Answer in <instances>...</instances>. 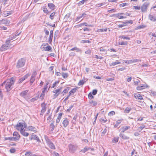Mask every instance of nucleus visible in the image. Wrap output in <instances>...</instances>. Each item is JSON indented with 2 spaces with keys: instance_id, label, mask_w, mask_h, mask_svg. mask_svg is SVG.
Segmentation results:
<instances>
[{
  "instance_id": "f257e3e1",
  "label": "nucleus",
  "mask_w": 156,
  "mask_h": 156,
  "mask_svg": "<svg viewBox=\"0 0 156 156\" xmlns=\"http://www.w3.org/2000/svg\"><path fill=\"white\" fill-rule=\"evenodd\" d=\"M15 82V79L13 78H11L10 80H8L4 82L1 84V86H3L5 84V88L7 91L11 90L12 88V86Z\"/></svg>"
},
{
  "instance_id": "f03ea898",
  "label": "nucleus",
  "mask_w": 156,
  "mask_h": 156,
  "mask_svg": "<svg viewBox=\"0 0 156 156\" xmlns=\"http://www.w3.org/2000/svg\"><path fill=\"white\" fill-rule=\"evenodd\" d=\"M27 126L26 123L23 121H19L16 126V129L20 132L24 129Z\"/></svg>"
},
{
  "instance_id": "7ed1b4c3",
  "label": "nucleus",
  "mask_w": 156,
  "mask_h": 156,
  "mask_svg": "<svg viewBox=\"0 0 156 156\" xmlns=\"http://www.w3.org/2000/svg\"><path fill=\"white\" fill-rule=\"evenodd\" d=\"M47 45H48V44L47 43L43 44L41 47V49L46 51H51L52 48L49 45L47 46Z\"/></svg>"
},
{
  "instance_id": "20e7f679",
  "label": "nucleus",
  "mask_w": 156,
  "mask_h": 156,
  "mask_svg": "<svg viewBox=\"0 0 156 156\" xmlns=\"http://www.w3.org/2000/svg\"><path fill=\"white\" fill-rule=\"evenodd\" d=\"M25 60L24 58H22L19 59L17 64V67L19 68L22 67L25 65Z\"/></svg>"
},
{
  "instance_id": "39448f33",
  "label": "nucleus",
  "mask_w": 156,
  "mask_h": 156,
  "mask_svg": "<svg viewBox=\"0 0 156 156\" xmlns=\"http://www.w3.org/2000/svg\"><path fill=\"white\" fill-rule=\"evenodd\" d=\"M62 89V87H60L59 88L55 89L53 91V92L54 93V97L55 98L57 97L58 95L60 94L61 91V90Z\"/></svg>"
},
{
  "instance_id": "423d86ee",
  "label": "nucleus",
  "mask_w": 156,
  "mask_h": 156,
  "mask_svg": "<svg viewBox=\"0 0 156 156\" xmlns=\"http://www.w3.org/2000/svg\"><path fill=\"white\" fill-rule=\"evenodd\" d=\"M9 43L7 42V41H6L5 44H3L2 47L0 48V51H3L8 49L10 47V46H9Z\"/></svg>"
},
{
  "instance_id": "0eeeda50",
  "label": "nucleus",
  "mask_w": 156,
  "mask_h": 156,
  "mask_svg": "<svg viewBox=\"0 0 156 156\" xmlns=\"http://www.w3.org/2000/svg\"><path fill=\"white\" fill-rule=\"evenodd\" d=\"M148 87V86L146 83H145L144 84H140L139 86H137L136 87V89L138 90H141Z\"/></svg>"
},
{
  "instance_id": "6e6552de",
  "label": "nucleus",
  "mask_w": 156,
  "mask_h": 156,
  "mask_svg": "<svg viewBox=\"0 0 156 156\" xmlns=\"http://www.w3.org/2000/svg\"><path fill=\"white\" fill-rule=\"evenodd\" d=\"M28 90H26L22 91L20 94V96L23 97L24 98L27 99V96L28 94Z\"/></svg>"
},
{
  "instance_id": "1a4fd4ad",
  "label": "nucleus",
  "mask_w": 156,
  "mask_h": 156,
  "mask_svg": "<svg viewBox=\"0 0 156 156\" xmlns=\"http://www.w3.org/2000/svg\"><path fill=\"white\" fill-rule=\"evenodd\" d=\"M21 33V32H20L19 34H17V35L16 34H12L7 39V40L6 41H7V42H8L9 43L10 42V41L14 39H15L16 37L18 36Z\"/></svg>"
},
{
  "instance_id": "9d476101",
  "label": "nucleus",
  "mask_w": 156,
  "mask_h": 156,
  "mask_svg": "<svg viewBox=\"0 0 156 156\" xmlns=\"http://www.w3.org/2000/svg\"><path fill=\"white\" fill-rule=\"evenodd\" d=\"M46 140L48 145L51 149H55V147L54 144L48 139H46Z\"/></svg>"
},
{
  "instance_id": "9b49d317",
  "label": "nucleus",
  "mask_w": 156,
  "mask_h": 156,
  "mask_svg": "<svg viewBox=\"0 0 156 156\" xmlns=\"http://www.w3.org/2000/svg\"><path fill=\"white\" fill-rule=\"evenodd\" d=\"M13 137L15 139V141L19 140L20 138V136L19 133L17 132H14L13 133Z\"/></svg>"
},
{
  "instance_id": "f8f14e48",
  "label": "nucleus",
  "mask_w": 156,
  "mask_h": 156,
  "mask_svg": "<svg viewBox=\"0 0 156 156\" xmlns=\"http://www.w3.org/2000/svg\"><path fill=\"white\" fill-rule=\"evenodd\" d=\"M36 74L37 73L36 72H34L32 75L30 80V85H31L34 81Z\"/></svg>"
},
{
  "instance_id": "ddd939ff",
  "label": "nucleus",
  "mask_w": 156,
  "mask_h": 156,
  "mask_svg": "<svg viewBox=\"0 0 156 156\" xmlns=\"http://www.w3.org/2000/svg\"><path fill=\"white\" fill-rule=\"evenodd\" d=\"M77 148V146L70 144L69 145V151L71 152H73L74 151L76 150Z\"/></svg>"
},
{
  "instance_id": "4468645a",
  "label": "nucleus",
  "mask_w": 156,
  "mask_h": 156,
  "mask_svg": "<svg viewBox=\"0 0 156 156\" xmlns=\"http://www.w3.org/2000/svg\"><path fill=\"white\" fill-rule=\"evenodd\" d=\"M41 107L42 108V109L41 111V113L43 114L46 110V104L44 103H43L41 104Z\"/></svg>"
},
{
  "instance_id": "2eb2a0df",
  "label": "nucleus",
  "mask_w": 156,
  "mask_h": 156,
  "mask_svg": "<svg viewBox=\"0 0 156 156\" xmlns=\"http://www.w3.org/2000/svg\"><path fill=\"white\" fill-rule=\"evenodd\" d=\"M148 5L147 3H144L141 7V9L142 12H145L147 11Z\"/></svg>"
},
{
  "instance_id": "dca6fc26",
  "label": "nucleus",
  "mask_w": 156,
  "mask_h": 156,
  "mask_svg": "<svg viewBox=\"0 0 156 156\" xmlns=\"http://www.w3.org/2000/svg\"><path fill=\"white\" fill-rule=\"evenodd\" d=\"M130 128V126H123L122 127L120 128V130L123 133L125 131L129 129Z\"/></svg>"
},
{
  "instance_id": "f3484780",
  "label": "nucleus",
  "mask_w": 156,
  "mask_h": 156,
  "mask_svg": "<svg viewBox=\"0 0 156 156\" xmlns=\"http://www.w3.org/2000/svg\"><path fill=\"white\" fill-rule=\"evenodd\" d=\"M123 13H118L115 14H113V15L118 17L119 19H122L126 18V17H124L123 16H120V15L123 14Z\"/></svg>"
},
{
  "instance_id": "a211bd4d",
  "label": "nucleus",
  "mask_w": 156,
  "mask_h": 156,
  "mask_svg": "<svg viewBox=\"0 0 156 156\" xmlns=\"http://www.w3.org/2000/svg\"><path fill=\"white\" fill-rule=\"evenodd\" d=\"M0 21L1 24H4L5 25H7L9 24V21L7 20L2 19V20H0Z\"/></svg>"
},
{
  "instance_id": "6ab92c4d",
  "label": "nucleus",
  "mask_w": 156,
  "mask_h": 156,
  "mask_svg": "<svg viewBox=\"0 0 156 156\" xmlns=\"http://www.w3.org/2000/svg\"><path fill=\"white\" fill-rule=\"evenodd\" d=\"M12 13V11L7 12H4L2 13V16L5 17H6Z\"/></svg>"
},
{
  "instance_id": "aec40b11",
  "label": "nucleus",
  "mask_w": 156,
  "mask_h": 156,
  "mask_svg": "<svg viewBox=\"0 0 156 156\" xmlns=\"http://www.w3.org/2000/svg\"><path fill=\"white\" fill-rule=\"evenodd\" d=\"M69 122L68 119H65L62 122V124L63 125V126L66 127L69 124Z\"/></svg>"
},
{
  "instance_id": "412c9836",
  "label": "nucleus",
  "mask_w": 156,
  "mask_h": 156,
  "mask_svg": "<svg viewBox=\"0 0 156 156\" xmlns=\"http://www.w3.org/2000/svg\"><path fill=\"white\" fill-rule=\"evenodd\" d=\"M134 97L136 99L142 100L143 98L142 96L139 94H134Z\"/></svg>"
},
{
  "instance_id": "4be33fe9",
  "label": "nucleus",
  "mask_w": 156,
  "mask_h": 156,
  "mask_svg": "<svg viewBox=\"0 0 156 156\" xmlns=\"http://www.w3.org/2000/svg\"><path fill=\"white\" fill-rule=\"evenodd\" d=\"M119 136L124 140H128L129 139V137L125 135L124 134L120 133Z\"/></svg>"
},
{
  "instance_id": "5701e85b",
  "label": "nucleus",
  "mask_w": 156,
  "mask_h": 156,
  "mask_svg": "<svg viewBox=\"0 0 156 156\" xmlns=\"http://www.w3.org/2000/svg\"><path fill=\"white\" fill-rule=\"evenodd\" d=\"M89 105L91 106H95L97 105V102L93 100H90L89 102Z\"/></svg>"
},
{
  "instance_id": "b1692460",
  "label": "nucleus",
  "mask_w": 156,
  "mask_h": 156,
  "mask_svg": "<svg viewBox=\"0 0 156 156\" xmlns=\"http://www.w3.org/2000/svg\"><path fill=\"white\" fill-rule=\"evenodd\" d=\"M62 113H59L58 114L57 118L56 120V123H59V122L60 121V120L61 119V118H62Z\"/></svg>"
},
{
  "instance_id": "393cba45",
  "label": "nucleus",
  "mask_w": 156,
  "mask_h": 156,
  "mask_svg": "<svg viewBox=\"0 0 156 156\" xmlns=\"http://www.w3.org/2000/svg\"><path fill=\"white\" fill-rule=\"evenodd\" d=\"M77 89L76 88H74L72 89L69 92V96L73 95L74 93L76 92Z\"/></svg>"
},
{
  "instance_id": "a878e982",
  "label": "nucleus",
  "mask_w": 156,
  "mask_h": 156,
  "mask_svg": "<svg viewBox=\"0 0 156 156\" xmlns=\"http://www.w3.org/2000/svg\"><path fill=\"white\" fill-rule=\"evenodd\" d=\"M149 19L153 21H154L156 20V17L152 15H150L149 16Z\"/></svg>"
},
{
  "instance_id": "bb28decb",
  "label": "nucleus",
  "mask_w": 156,
  "mask_h": 156,
  "mask_svg": "<svg viewBox=\"0 0 156 156\" xmlns=\"http://www.w3.org/2000/svg\"><path fill=\"white\" fill-rule=\"evenodd\" d=\"M28 130L34 132H36V128L32 126H29L28 127Z\"/></svg>"
},
{
  "instance_id": "cd10ccee",
  "label": "nucleus",
  "mask_w": 156,
  "mask_h": 156,
  "mask_svg": "<svg viewBox=\"0 0 156 156\" xmlns=\"http://www.w3.org/2000/svg\"><path fill=\"white\" fill-rule=\"evenodd\" d=\"M25 131V129H24L22 131H21L20 133L23 136H27L29 135V134L27 133Z\"/></svg>"
},
{
  "instance_id": "c85d7f7f",
  "label": "nucleus",
  "mask_w": 156,
  "mask_h": 156,
  "mask_svg": "<svg viewBox=\"0 0 156 156\" xmlns=\"http://www.w3.org/2000/svg\"><path fill=\"white\" fill-rule=\"evenodd\" d=\"M33 139L37 140V141H39L40 140L37 136L36 135H33L30 138V140Z\"/></svg>"
},
{
  "instance_id": "c756f323",
  "label": "nucleus",
  "mask_w": 156,
  "mask_h": 156,
  "mask_svg": "<svg viewBox=\"0 0 156 156\" xmlns=\"http://www.w3.org/2000/svg\"><path fill=\"white\" fill-rule=\"evenodd\" d=\"M48 6L51 10H54L55 9V5L52 3H48Z\"/></svg>"
},
{
  "instance_id": "7c9ffc66",
  "label": "nucleus",
  "mask_w": 156,
  "mask_h": 156,
  "mask_svg": "<svg viewBox=\"0 0 156 156\" xmlns=\"http://www.w3.org/2000/svg\"><path fill=\"white\" fill-rule=\"evenodd\" d=\"M57 12H54L52 13L51 15H50L49 18L51 20H53L54 18L56 16V14Z\"/></svg>"
},
{
  "instance_id": "2f4dec72",
  "label": "nucleus",
  "mask_w": 156,
  "mask_h": 156,
  "mask_svg": "<svg viewBox=\"0 0 156 156\" xmlns=\"http://www.w3.org/2000/svg\"><path fill=\"white\" fill-rule=\"evenodd\" d=\"M138 61H141L140 60H139L137 59H131L129 60V61L128 63H130V64H132L133 63L136 62H138Z\"/></svg>"
},
{
  "instance_id": "473e14b6",
  "label": "nucleus",
  "mask_w": 156,
  "mask_h": 156,
  "mask_svg": "<svg viewBox=\"0 0 156 156\" xmlns=\"http://www.w3.org/2000/svg\"><path fill=\"white\" fill-rule=\"evenodd\" d=\"M122 121V119L118 120H117L115 124L114 125V127L115 128L117 127L121 123Z\"/></svg>"
},
{
  "instance_id": "72a5a7b5",
  "label": "nucleus",
  "mask_w": 156,
  "mask_h": 156,
  "mask_svg": "<svg viewBox=\"0 0 156 156\" xmlns=\"http://www.w3.org/2000/svg\"><path fill=\"white\" fill-rule=\"evenodd\" d=\"M119 37L120 38L123 39L127 40H130V38L128 36H125L124 35H122Z\"/></svg>"
},
{
  "instance_id": "f704fd0d",
  "label": "nucleus",
  "mask_w": 156,
  "mask_h": 156,
  "mask_svg": "<svg viewBox=\"0 0 156 156\" xmlns=\"http://www.w3.org/2000/svg\"><path fill=\"white\" fill-rule=\"evenodd\" d=\"M120 63V62H119L118 60L116 61L115 62L111 63L110 64V66H114L115 65L118 64Z\"/></svg>"
},
{
  "instance_id": "c9c22d12",
  "label": "nucleus",
  "mask_w": 156,
  "mask_h": 156,
  "mask_svg": "<svg viewBox=\"0 0 156 156\" xmlns=\"http://www.w3.org/2000/svg\"><path fill=\"white\" fill-rule=\"evenodd\" d=\"M59 81H56L55 82H54L51 88H54L55 87H57L59 83Z\"/></svg>"
},
{
  "instance_id": "e433bc0d",
  "label": "nucleus",
  "mask_w": 156,
  "mask_h": 156,
  "mask_svg": "<svg viewBox=\"0 0 156 156\" xmlns=\"http://www.w3.org/2000/svg\"><path fill=\"white\" fill-rule=\"evenodd\" d=\"M90 147H84L83 149L81 150V151L83 153H84L88 150L90 149Z\"/></svg>"
},
{
  "instance_id": "4c0bfd02",
  "label": "nucleus",
  "mask_w": 156,
  "mask_h": 156,
  "mask_svg": "<svg viewBox=\"0 0 156 156\" xmlns=\"http://www.w3.org/2000/svg\"><path fill=\"white\" fill-rule=\"evenodd\" d=\"M70 51H76L77 52H78L80 51V50L79 48H77L76 47H74L69 50Z\"/></svg>"
},
{
  "instance_id": "58836bf2",
  "label": "nucleus",
  "mask_w": 156,
  "mask_h": 156,
  "mask_svg": "<svg viewBox=\"0 0 156 156\" xmlns=\"http://www.w3.org/2000/svg\"><path fill=\"white\" fill-rule=\"evenodd\" d=\"M145 127V126L143 124H141V126L140 127H139L138 128L137 130L139 131V132L140 131L142 130Z\"/></svg>"
},
{
  "instance_id": "ea45409f",
  "label": "nucleus",
  "mask_w": 156,
  "mask_h": 156,
  "mask_svg": "<svg viewBox=\"0 0 156 156\" xmlns=\"http://www.w3.org/2000/svg\"><path fill=\"white\" fill-rule=\"evenodd\" d=\"M62 75L63 78L66 79L68 77V73H62Z\"/></svg>"
},
{
  "instance_id": "a19ab883",
  "label": "nucleus",
  "mask_w": 156,
  "mask_h": 156,
  "mask_svg": "<svg viewBox=\"0 0 156 156\" xmlns=\"http://www.w3.org/2000/svg\"><path fill=\"white\" fill-rule=\"evenodd\" d=\"M131 110V108H130L127 107L126 108L124 111V112L125 113H128Z\"/></svg>"
},
{
  "instance_id": "79ce46f5",
  "label": "nucleus",
  "mask_w": 156,
  "mask_h": 156,
  "mask_svg": "<svg viewBox=\"0 0 156 156\" xmlns=\"http://www.w3.org/2000/svg\"><path fill=\"white\" fill-rule=\"evenodd\" d=\"M50 131H52L55 128V126L53 123H51L50 126Z\"/></svg>"
},
{
  "instance_id": "37998d69",
  "label": "nucleus",
  "mask_w": 156,
  "mask_h": 156,
  "mask_svg": "<svg viewBox=\"0 0 156 156\" xmlns=\"http://www.w3.org/2000/svg\"><path fill=\"white\" fill-rule=\"evenodd\" d=\"M85 82V81L83 80H80L79 83L78 84L79 86H82L83 85Z\"/></svg>"
},
{
  "instance_id": "c03bdc74",
  "label": "nucleus",
  "mask_w": 156,
  "mask_h": 156,
  "mask_svg": "<svg viewBox=\"0 0 156 156\" xmlns=\"http://www.w3.org/2000/svg\"><path fill=\"white\" fill-rule=\"evenodd\" d=\"M70 13H68L66 14L64 18V20L66 21L70 17Z\"/></svg>"
},
{
  "instance_id": "a18cd8bd",
  "label": "nucleus",
  "mask_w": 156,
  "mask_h": 156,
  "mask_svg": "<svg viewBox=\"0 0 156 156\" xmlns=\"http://www.w3.org/2000/svg\"><path fill=\"white\" fill-rule=\"evenodd\" d=\"M107 30V29H101L98 30L97 31L98 32H101L103 31H106Z\"/></svg>"
},
{
  "instance_id": "49530a36",
  "label": "nucleus",
  "mask_w": 156,
  "mask_h": 156,
  "mask_svg": "<svg viewBox=\"0 0 156 156\" xmlns=\"http://www.w3.org/2000/svg\"><path fill=\"white\" fill-rule=\"evenodd\" d=\"M119 140V137H115L112 140V142L114 143L117 142Z\"/></svg>"
},
{
  "instance_id": "de8ad7c7",
  "label": "nucleus",
  "mask_w": 156,
  "mask_h": 156,
  "mask_svg": "<svg viewBox=\"0 0 156 156\" xmlns=\"http://www.w3.org/2000/svg\"><path fill=\"white\" fill-rule=\"evenodd\" d=\"M47 85H48V84H47L46 85H45L44 86V88H43V89L42 92L45 93V91H46V90H47V87H48Z\"/></svg>"
},
{
  "instance_id": "09e8293b",
  "label": "nucleus",
  "mask_w": 156,
  "mask_h": 156,
  "mask_svg": "<svg viewBox=\"0 0 156 156\" xmlns=\"http://www.w3.org/2000/svg\"><path fill=\"white\" fill-rule=\"evenodd\" d=\"M127 44V42L126 41H122V42H119V45H125Z\"/></svg>"
},
{
  "instance_id": "8fccbe9b",
  "label": "nucleus",
  "mask_w": 156,
  "mask_h": 156,
  "mask_svg": "<svg viewBox=\"0 0 156 156\" xmlns=\"http://www.w3.org/2000/svg\"><path fill=\"white\" fill-rule=\"evenodd\" d=\"M5 140H9L11 141H15V139L13 137H9L7 138H5Z\"/></svg>"
},
{
  "instance_id": "3c124183",
  "label": "nucleus",
  "mask_w": 156,
  "mask_h": 156,
  "mask_svg": "<svg viewBox=\"0 0 156 156\" xmlns=\"http://www.w3.org/2000/svg\"><path fill=\"white\" fill-rule=\"evenodd\" d=\"M52 37L53 35H50L48 40V42L50 44L52 42Z\"/></svg>"
},
{
  "instance_id": "603ef678",
  "label": "nucleus",
  "mask_w": 156,
  "mask_h": 156,
  "mask_svg": "<svg viewBox=\"0 0 156 156\" xmlns=\"http://www.w3.org/2000/svg\"><path fill=\"white\" fill-rule=\"evenodd\" d=\"M26 155H28L27 156H37V155L34 154H32L30 152H27L26 153Z\"/></svg>"
},
{
  "instance_id": "864d4df0",
  "label": "nucleus",
  "mask_w": 156,
  "mask_h": 156,
  "mask_svg": "<svg viewBox=\"0 0 156 156\" xmlns=\"http://www.w3.org/2000/svg\"><path fill=\"white\" fill-rule=\"evenodd\" d=\"M68 91V87H67V88L65 89L62 92V93H63V95H64L65 94H66L67 93Z\"/></svg>"
},
{
  "instance_id": "5fc2aeb1",
  "label": "nucleus",
  "mask_w": 156,
  "mask_h": 156,
  "mask_svg": "<svg viewBox=\"0 0 156 156\" xmlns=\"http://www.w3.org/2000/svg\"><path fill=\"white\" fill-rule=\"evenodd\" d=\"M127 5H128L127 3H123L121 4H120V7H123L126 6H127Z\"/></svg>"
},
{
  "instance_id": "6e6d98bb",
  "label": "nucleus",
  "mask_w": 156,
  "mask_h": 156,
  "mask_svg": "<svg viewBox=\"0 0 156 156\" xmlns=\"http://www.w3.org/2000/svg\"><path fill=\"white\" fill-rule=\"evenodd\" d=\"M127 23H130L131 24H132L133 23V22L131 20H129L128 21H126L124 23V24H125L126 25Z\"/></svg>"
},
{
  "instance_id": "4d7b16f0",
  "label": "nucleus",
  "mask_w": 156,
  "mask_h": 156,
  "mask_svg": "<svg viewBox=\"0 0 156 156\" xmlns=\"http://www.w3.org/2000/svg\"><path fill=\"white\" fill-rule=\"evenodd\" d=\"M38 97H35L32 98L31 99L30 101L31 102H34L35 101L37 100L38 99Z\"/></svg>"
},
{
  "instance_id": "13d9d810",
  "label": "nucleus",
  "mask_w": 156,
  "mask_h": 156,
  "mask_svg": "<svg viewBox=\"0 0 156 156\" xmlns=\"http://www.w3.org/2000/svg\"><path fill=\"white\" fill-rule=\"evenodd\" d=\"M30 74L28 73L25 75L23 78V80H24L30 76Z\"/></svg>"
},
{
  "instance_id": "bf43d9fd",
  "label": "nucleus",
  "mask_w": 156,
  "mask_h": 156,
  "mask_svg": "<svg viewBox=\"0 0 156 156\" xmlns=\"http://www.w3.org/2000/svg\"><path fill=\"white\" fill-rule=\"evenodd\" d=\"M81 43H90V41L89 40H83L81 41Z\"/></svg>"
},
{
  "instance_id": "052dcab7",
  "label": "nucleus",
  "mask_w": 156,
  "mask_h": 156,
  "mask_svg": "<svg viewBox=\"0 0 156 156\" xmlns=\"http://www.w3.org/2000/svg\"><path fill=\"white\" fill-rule=\"evenodd\" d=\"M115 112L114 111H112L109 113L108 115L110 116H112V115H115Z\"/></svg>"
},
{
  "instance_id": "680f3d73",
  "label": "nucleus",
  "mask_w": 156,
  "mask_h": 156,
  "mask_svg": "<svg viewBox=\"0 0 156 156\" xmlns=\"http://www.w3.org/2000/svg\"><path fill=\"white\" fill-rule=\"evenodd\" d=\"M87 0H82L81 1H80L79 4L80 5H81L84 3L85 2L87 1Z\"/></svg>"
},
{
  "instance_id": "e2e57ef3",
  "label": "nucleus",
  "mask_w": 156,
  "mask_h": 156,
  "mask_svg": "<svg viewBox=\"0 0 156 156\" xmlns=\"http://www.w3.org/2000/svg\"><path fill=\"white\" fill-rule=\"evenodd\" d=\"M88 98L90 99H91L94 98V97L92 95V94L90 93L88 94Z\"/></svg>"
},
{
  "instance_id": "0e129e2a",
  "label": "nucleus",
  "mask_w": 156,
  "mask_h": 156,
  "mask_svg": "<svg viewBox=\"0 0 156 156\" xmlns=\"http://www.w3.org/2000/svg\"><path fill=\"white\" fill-rule=\"evenodd\" d=\"M140 81L139 80H137L136 81H134V83L135 85H137L139 83H140Z\"/></svg>"
},
{
  "instance_id": "69168bd1",
  "label": "nucleus",
  "mask_w": 156,
  "mask_h": 156,
  "mask_svg": "<svg viewBox=\"0 0 156 156\" xmlns=\"http://www.w3.org/2000/svg\"><path fill=\"white\" fill-rule=\"evenodd\" d=\"M16 151V150L14 148H11L10 150V152L12 153H15Z\"/></svg>"
},
{
  "instance_id": "338daca9",
  "label": "nucleus",
  "mask_w": 156,
  "mask_h": 156,
  "mask_svg": "<svg viewBox=\"0 0 156 156\" xmlns=\"http://www.w3.org/2000/svg\"><path fill=\"white\" fill-rule=\"evenodd\" d=\"M43 11L45 13H47L48 10L45 7H43Z\"/></svg>"
},
{
  "instance_id": "774afa93",
  "label": "nucleus",
  "mask_w": 156,
  "mask_h": 156,
  "mask_svg": "<svg viewBox=\"0 0 156 156\" xmlns=\"http://www.w3.org/2000/svg\"><path fill=\"white\" fill-rule=\"evenodd\" d=\"M82 17L81 16H79L78 17H77L76 19V22L80 20V19H81Z\"/></svg>"
}]
</instances>
